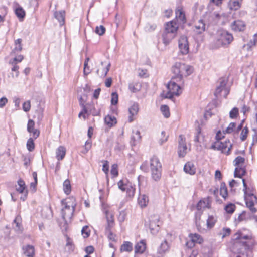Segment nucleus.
I'll list each match as a JSON object with an SVG mask.
<instances>
[{
    "label": "nucleus",
    "mask_w": 257,
    "mask_h": 257,
    "mask_svg": "<svg viewBox=\"0 0 257 257\" xmlns=\"http://www.w3.org/2000/svg\"><path fill=\"white\" fill-rule=\"evenodd\" d=\"M178 26L174 21H171L165 24L164 30L162 34L163 43L168 45L176 37Z\"/></svg>",
    "instance_id": "1"
},
{
    "label": "nucleus",
    "mask_w": 257,
    "mask_h": 257,
    "mask_svg": "<svg viewBox=\"0 0 257 257\" xmlns=\"http://www.w3.org/2000/svg\"><path fill=\"white\" fill-rule=\"evenodd\" d=\"M183 83H181L179 80L172 77L167 85L168 92L165 98L172 99L174 95L179 96L182 93L181 85Z\"/></svg>",
    "instance_id": "2"
},
{
    "label": "nucleus",
    "mask_w": 257,
    "mask_h": 257,
    "mask_svg": "<svg viewBox=\"0 0 257 257\" xmlns=\"http://www.w3.org/2000/svg\"><path fill=\"white\" fill-rule=\"evenodd\" d=\"M150 165L152 179L155 181H159L161 177L162 164L157 156H153L151 157Z\"/></svg>",
    "instance_id": "3"
},
{
    "label": "nucleus",
    "mask_w": 257,
    "mask_h": 257,
    "mask_svg": "<svg viewBox=\"0 0 257 257\" xmlns=\"http://www.w3.org/2000/svg\"><path fill=\"white\" fill-rule=\"evenodd\" d=\"M210 207V205L208 200L207 199L200 200L196 205L197 212L195 213V222L197 229L199 230H200L201 228L200 221L203 210L206 208H209Z\"/></svg>",
    "instance_id": "4"
},
{
    "label": "nucleus",
    "mask_w": 257,
    "mask_h": 257,
    "mask_svg": "<svg viewBox=\"0 0 257 257\" xmlns=\"http://www.w3.org/2000/svg\"><path fill=\"white\" fill-rule=\"evenodd\" d=\"M233 40L232 35L225 30L219 32L217 42L219 46L227 47Z\"/></svg>",
    "instance_id": "5"
},
{
    "label": "nucleus",
    "mask_w": 257,
    "mask_h": 257,
    "mask_svg": "<svg viewBox=\"0 0 257 257\" xmlns=\"http://www.w3.org/2000/svg\"><path fill=\"white\" fill-rule=\"evenodd\" d=\"M231 148L232 144L229 140H226L224 142L216 141L211 146L212 149L220 150L222 153L226 155L230 154Z\"/></svg>",
    "instance_id": "6"
},
{
    "label": "nucleus",
    "mask_w": 257,
    "mask_h": 257,
    "mask_svg": "<svg viewBox=\"0 0 257 257\" xmlns=\"http://www.w3.org/2000/svg\"><path fill=\"white\" fill-rule=\"evenodd\" d=\"M159 217L158 215H153L149 218V228L151 233L155 235L158 233L160 229Z\"/></svg>",
    "instance_id": "7"
},
{
    "label": "nucleus",
    "mask_w": 257,
    "mask_h": 257,
    "mask_svg": "<svg viewBox=\"0 0 257 257\" xmlns=\"http://www.w3.org/2000/svg\"><path fill=\"white\" fill-rule=\"evenodd\" d=\"M227 83V79L226 78H220L218 82L216 89L214 92V95L217 97L221 92L224 91V97H226L229 93V90L226 88V85Z\"/></svg>",
    "instance_id": "8"
},
{
    "label": "nucleus",
    "mask_w": 257,
    "mask_h": 257,
    "mask_svg": "<svg viewBox=\"0 0 257 257\" xmlns=\"http://www.w3.org/2000/svg\"><path fill=\"white\" fill-rule=\"evenodd\" d=\"M244 199L246 206L249 209L252 213H255L256 209L254 207V204L257 203V197L252 193L244 194Z\"/></svg>",
    "instance_id": "9"
},
{
    "label": "nucleus",
    "mask_w": 257,
    "mask_h": 257,
    "mask_svg": "<svg viewBox=\"0 0 257 257\" xmlns=\"http://www.w3.org/2000/svg\"><path fill=\"white\" fill-rule=\"evenodd\" d=\"M181 68V72L179 76H173V77L175 78L176 79L179 80L181 83H183L184 81L183 80V78L184 77H187L188 75H190L193 71V68L192 67L185 65V64H183L182 67Z\"/></svg>",
    "instance_id": "10"
},
{
    "label": "nucleus",
    "mask_w": 257,
    "mask_h": 257,
    "mask_svg": "<svg viewBox=\"0 0 257 257\" xmlns=\"http://www.w3.org/2000/svg\"><path fill=\"white\" fill-rule=\"evenodd\" d=\"M187 147L185 137L180 135L179 136L178 153L180 157H183L187 153Z\"/></svg>",
    "instance_id": "11"
},
{
    "label": "nucleus",
    "mask_w": 257,
    "mask_h": 257,
    "mask_svg": "<svg viewBox=\"0 0 257 257\" xmlns=\"http://www.w3.org/2000/svg\"><path fill=\"white\" fill-rule=\"evenodd\" d=\"M179 48L182 54H187L189 52V46L187 38L181 36L179 40Z\"/></svg>",
    "instance_id": "12"
},
{
    "label": "nucleus",
    "mask_w": 257,
    "mask_h": 257,
    "mask_svg": "<svg viewBox=\"0 0 257 257\" xmlns=\"http://www.w3.org/2000/svg\"><path fill=\"white\" fill-rule=\"evenodd\" d=\"M75 209L73 208L67 207L64 206L61 210L62 217L63 219L67 221V219H70L72 218Z\"/></svg>",
    "instance_id": "13"
},
{
    "label": "nucleus",
    "mask_w": 257,
    "mask_h": 257,
    "mask_svg": "<svg viewBox=\"0 0 257 257\" xmlns=\"http://www.w3.org/2000/svg\"><path fill=\"white\" fill-rule=\"evenodd\" d=\"M176 18L178 22L184 24L186 22V16L183 8L181 6L178 7L175 11Z\"/></svg>",
    "instance_id": "14"
},
{
    "label": "nucleus",
    "mask_w": 257,
    "mask_h": 257,
    "mask_svg": "<svg viewBox=\"0 0 257 257\" xmlns=\"http://www.w3.org/2000/svg\"><path fill=\"white\" fill-rule=\"evenodd\" d=\"M170 248L168 242L165 240L162 242L157 249V254L158 257H162L167 251Z\"/></svg>",
    "instance_id": "15"
},
{
    "label": "nucleus",
    "mask_w": 257,
    "mask_h": 257,
    "mask_svg": "<svg viewBox=\"0 0 257 257\" xmlns=\"http://www.w3.org/2000/svg\"><path fill=\"white\" fill-rule=\"evenodd\" d=\"M231 27L232 30L236 32L243 31L245 28L244 23L240 20L234 21L231 24Z\"/></svg>",
    "instance_id": "16"
},
{
    "label": "nucleus",
    "mask_w": 257,
    "mask_h": 257,
    "mask_svg": "<svg viewBox=\"0 0 257 257\" xmlns=\"http://www.w3.org/2000/svg\"><path fill=\"white\" fill-rule=\"evenodd\" d=\"M23 253L27 257H34L35 255V248L33 245H27L22 247Z\"/></svg>",
    "instance_id": "17"
},
{
    "label": "nucleus",
    "mask_w": 257,
    "mask_h": 257,
    "mask_svg": "<svg viewBox=\"0 0 257 257\" xmlns=\"http://www.w3.org/2000/svg\"><path fill=\"white\" fill-rule=\"evenodd\" d=\"M61 203L63 206H66L67 207L75 208L76 203L75 199L73 197L68 198L65 199H63L61 201Z\"/></svg>",
    "instance_id": "18"
},
{
    "label": "nucleus",
    "mask_w": 257,
    "mask_h": 257,
    "mask_svg": "<svg viewBox=\"0 0 257 257\" xmlns=\"http://www.w3.org/2000/svg\"><path fill=\"white\" fill-rule=\"evenodd\" d=\"M83 109L81 112H80L79 113L78 116L79 117H80L81 115H83V117L84 119H85L86 117L84 114H87L88 115H89L90 114H92L93 115H95V114L93 113L92 112L91 109L92 108H94V107L92 105H88L87 104V106H85L83 104Z\"/></svg>",
    "instance_id": "19"
},
{
    "label": "nucleus",
    "mask_w": 257,
    "mask_h": 257,
    "mask_svg": "<svg viewBox=\"0 0 257 257\" xmlns=\"http://www.w3.org/2000/svg\"><path fill=\"white\" fill-rule=\"evenodd\" d=\"M184 170L186 173L190 175H194L196 173V168L194 164L191 162H188L185 164Z\"/></svg>",
    "instance_id": "20"
},
{
    "label": "nucleus",
    "mask_w": 257,
    "mask_h": 257,
    "mask_svg": "<svg viewBox=\"0 0 257 257\" xmlns=\"http://www.w3.org/2000/svg\"><path fill=\"white\" fill-rule=\"evenodd\" d=\"M145 251V240H141L135 246V253L142 254Z\"/></svg>",
    "instance_id": "21"
},
{
    "label": "nucleus",
    "mask_w": 257,
    "mask_h": 257,
    "mask_svg": "<svg viewBox=\"0 0 257 257\" xmlns=\"http://www.w3.org/2000/svg\"><path fill=\"white\" fill-rule=\"evenodd\" d=\"M138 105L137 104H133L128 109L130 115L128 116V121L131 122L134 120L133 116L136 115L138 111Z\"/></svg>",
    "instance_id": "22"
},
{
    "label": "nucleus",
    "mask_w": 257,
    "mask_h": 257,
    "mask_svg": "<svg viewBox=\"0 0 257 257\" xmlns=\"http://www.w3.org/2000/svg\"><path fill=\"white\" fill-rule=\"evenodd\" d=\"M65 12L64 11H60L59 12H55L54 13V16L56 19L59 22L60 25L62 26L65 23Z\"/></svg>",
    "instance_id": "23"
},
{
    "label": "nucleus",
    "mask_w": 257,
    "mask_h": 257,
    "mask_svg": "<svg viewBox=\"0 0 257 257\" xmlns=\"http://www.w3.org/2000/svg\"><path fill=\"white\" fill-rule=\"evenodd\" d=\"M66 154V149L63 146H60L58 148V149L56 150V158L58 160H62Z\"/></svg>",
    "instance_id": "24"
},
{
    "label": "nucleus",
    "mask_w": 257,
    "mask_h": 257,
    "mask_svg": "<svg viewBox=\"0 0 257 257\" xmlns=\"http://www.w3.org/2000/svg\"><path fill=\"white\" fill-rule=\"evenodd\" d=\"M121 252H130L133 250V244L130 241H124L120 247Z\"/></svg>",
    "instance_id": "25"
},
{
    "label": "nucleus",
    "mask_w": 257,
    "mask_h": 257,
    "mask_svg": "<svg viewBox=\"0 0 257 257\" xmlns=\"http://www.w3.org/2000/svg\"><path fill=\"white\" fill-rule=\"evenodd\" d=\"M245 169L242 167V165H241L240 166H238L235 168L234 176L235 177H239L241 178L245 175Z\"/></svg>",
    "instance_id": "26"
},
{
    "label": "nucleus",
    "mask_w": 257,
    "mask_h": 257,
    "mask_svg": "<svg viewBox=\"0 0 257 257\" xmlns=\"http://www.w3.org/2000/svg\"><path fill=\"white\" fill-rule=\"evenodd\" d=\"M195 31L198 34H201L205 30V24L202 20H200L195 25Z\"/></svg>",
    "instance_id": "27"
},
{
    "label": "nucleus",
    "mask_w": 257,
    "mask_h": 257,
    "mask_svg": "<svg viewBox=\"0 0 257 257\" xmlns=\"http://www.w3.org/2000/svg\"><path fill=\"white\" fill-rule=\"evenodd\" d=\"M104 121L106 124L109 127H111L116 124V119L114 116L110 115L106 116L104 118Z\"/></svg>",
    "instance_id": "28"
},
{
    "label": "nucleus",
    "mask_w": 257,
    "mask_h": 257,
    "mask_svg": "<svg viewBox=\"0 0 257 257\" xmlns=\"http://www.w3.org/2000/svg\"><path fill=\"white\" fill-rule=\"evenodd\" d=\"M183 63L180 62H176L172 68V70L174 74V76H179L181 72V67L183 66Z\"/></svg>",
    "instance_id": "29"
},
{
    "label": "nucleus",
    "mask_w": 257,
    "mask_h": 257,
    "mask_svg": "<svg viewBox=\"0 0 257 257\" xmlns=\"http://www.w3.org/2000/svg\"><path fill=\"white\" fill-rule=\"evenodd\" d=\"M189 237L190 239L192 240L195 244H201L203 242V239L201 237V236L197 233H191L189 235Z\"/></svg>",
    "instance_id": "30"
},
{
    "label": "nucleus",
    "mask_w": 257,
    "mask_h": 257,
    "mask_svg": "<svg viewBox=\"0 0 257 257\" xmlns=\"http://www.w3.org/2000/svg\"><path fill=\"white\" fill-rule=\"evenodd\" d=\"M228 7L231 10H237L240 8V4L238 0H230Z\"/></svg>",
    "instance_id": "31"
},
{
    "label": "nucleus",
    "mask_w": 257,
    "mask_h": 257,
    "mask_svg": "<svg viewBox=\"0 0 257 257\" xmlns=\"http://www.w3.org/2000/svg\"><path fill=\"white\" fill-rule=\"evenodd\" d=\"M106 216L107 221V226L106 228H111L114 225L113 216L107 212H106Z\"/></svg>",
    "instance_id": "32"
},
{
    "label": "nucleus",
    "mask_w": 257,
    "mask_h": 257,
    "mask_svg": "<svg viewBox=\"0 0 257 257\" xmlns=\"http://www.w3.org/2000/svg\"><path fill=\"white\" fill-rule=\"evenodd\" d=\"M66 247L68 248V251L69 252H72L74 250L75 245H74L73 242L72 241V239L71 238H70L67 235H66Z\"/></svg>",
    "instance_id": "33"
},
{
    "label": "nucleus",
    "mask_w": 257,
    "mask_h": 257,
    "mask_svg": "<svg viewBox=\"0 0 257 257\" xmlns=\"http://www.w3.org/2000/svg\"><path fill=\"white\" fill-rule=\"evenodd\" d=\"M22 40L20 38L17 39L15 41V48L13 50V53L19 52L22 51Z\"/></svg>",
    "instance_id": "34"
},
{
    "label": "nucleus",
    "mask_w": 257,
    "mask_h": 257,
    "mask_svg": "<svg viewBox=\"0 0 257 257\" xmlns=\"http://www.w3.org/2000/svg\"><path fill=\"white\" fill-rule=\"evenodd\" d=\"M220 194L225 199H226L228 196L227 188L224 183H222L221 184Z\"/></svg>",
    "instance_id": "35"
},
{
    "label": "nucleus",
    "mask_w": 257,
    "mask_h": 257,
    "mask_svg": "<svg viewBox=\"0 0 257 257\" xmlns=\"http://www.w3.org/2000/svg\"><path fill=\"white\" fill-rule=\"evenodd\" d=\"M63 190L65 194L68 195L71 191V186L70 181L68 179L64 181L63 183Z\"/></svg>",
    "instance_id": "36"
},
{
    "label": "nucleus",
    "mask_w": 257,
    "mask_h": 257,
    "mask_svg": "<svg viewBox=\"0 0 257 257\" xmlns=\"http://www.w3.org/2000/svg\"><path fill=\"white\" fill-rule=\"evenodd\" d=\"M141 85L139 83H132L129 84V89L132 92H136L141 89Z\"/></svg>",
    "instance_id": "37"
},
{
    "label": "nucleus",
    "mask_w": 257,
    "mask_h": 257,
    "mask_svg": "<svg viewBox=\"0 0 257 257\" xmlns=\"http://www.w3.org/2000/svg\"><path fill=\"white\" fill-rule=\"evenodd\" d=\"M110 66H111L110 63H108L107 64L106 67L104 69H103V70L102 72H100L99 70H97V74L101 77H105L107 75V73L109 70Z\"/></svg>",
    "instance_id": "38"
},
{
    "label": "nucleus",
    "mask_w": 257,
    "mask_h": 257,
    "mask_svg": "<svg viewBox=\"0 0 257 257\" xmlns=\"http://www.w3.org/2000/svg\"><path fill=\"white\" fill-rule=\"evenodd\" d=\"M216 222V218L212 216L209 215L207 220V226L209 228L213 227Z\"/></svg>",
    "instance_id": "39"
},
{
    "label": "nucleus",
    "mask_w": 257,
    "mask_h": 257,
    "mask_svg": "<svg viewBox=\"0 0 257 257\" xmlns=\"http://www.w3.org/2000/svg\"><path fill=\"white\" fill-rule=\"evenodd\" d=\"M160 110L165 117L168 118L170 116L169 108L167 105H162L160 107Z\"/></svg>",
    "instance_id": "40"
},
{
    "label": "nucleus",
    "mask_w": 257,
    "mask_h": 257,
    "mask_svg": "<svg viewBox=\"0 0 257 257\" xmlns=\"http://www.w3.org/2000/svg\"><path fill=\"white\" fill-rule=\"evenodd\" d=\"M15 14L19 18H23L25 16V12L21 7L15 9Z\"/></svg>",
    "instance_id": "41"
},
{
    "label": "nucleus",
    "mask_w": 257,
    "mask_h": 257,
    "mask_svg": "<svg viewBox=\"0 0 257 257\" xmlns=\"http://www.w3.org/2000/svg\"><path fill=\"white\" fill-rule=\"evenodd\" d=\"M244 162H245L244 158L242 157L241 156H237L233 161V162L234 163V165L236 167L240 166L241 165H242V164H243L244 163Z\"/></svg>",
    "instance_id": "42"
},
{
    "label": "nucleus",
    "mask_w": 257,
    "mask_h": 257,
    "mask_svg": "<svg viewBox=\"0 0 257 257\" xmlns=\"http://www.w3.org/2000/svg\"><path fill=\"white\" fill-rule=\"evenodd\" d=\"M27 148L30 151L32 152L35 148L34 140L32 138H29L27 142Z\"/></svg>",
    "instance_id": "43"
},
{
    "label": "nucleus",
    "mask_w": 257,
    "mask_h": 257,
    "mask_svg": "<svg viewBox=\"0 0 257 257\" xmlns=\"http://www.w3.org/2000/svg\"><path fill=\"white\" fill-rule=\"evenodd\" d=\"M111 229V228H105L106 233L107 234V237L109 240L115 242L116 241L115 238L116 235L112 232Z\"/></svg>",
    "instance_id": "44"
},
{
    "label": "nucleus",
    "mask_w": 257,
    "mask_h": 257,
    "mask_svg": "<svg viewBox=\"0 0 257 257\" xmlns=\"http://www.w3.org/2000/svg\"><path fill=\"white\" fill-rule=\"evenodd\" d=\"M235 209V205L232 203H230V204L227 205L224 208V209L225 210V211L227 213H230V214L232 213L234 211Z\"/></svg>",
    "instance_id": "45"
},
{
    "label": "nucleus",
    "mask_w": 257,
    "mask_h": 257,
    "mask_svg": "<svg viewBox=\"0 0 257 257\" xmlns=\"http://www.w3.org/2000/svg\"><path fill=\"white\" fill-rule=\"evenodd\" d=\"M118 95L116 92H112L111 94V103L112 105H116L118 103Z\"/></svg>",
    "instance_id": "46"
},
{
    "label": "nucleus",
    "mask_w": 257,
    "mask_h": 257,
    "mask_svg": "<svg viewBox=\"0 0 257 257\" xmlns=\"http://www.w3.org/2000/svg\"><path fill=\"white\" fill-rule=\"evenodd\" d=\"M19 187L16 188V190L20 193H22L25 189V183L23 180H19L18 182Z\"/></svg>",
    "instance_id": "47"
},
{
    "label": "nucleus",
    "mask_w": 257,
    "mask_h": 257,
    "mask_svg": "<svg viewBox=\"0 0 257 257\" xmlns=\"http://www.w3.org/2000/svg\"><path fill=\"white\" fill-rule=\"evenodd\" d=\"M105 32V28L102 25H100L99 26H97L95 28V32L100 36L103 35L104 34Z\"/></svg>",
    "instance_id": "48"
},
{
    "label": "nucleus",
    "mask_w": 257,
    "mask_h": 257,
    "mask_svg": "<svg viewBox=\"0 0 257 257\" xmlns=\"http://www.w3.org/2000/svg\"><path fill=\"white\" fill-rule=\"evenodd\" d=\"M238 109L236 107H234L229 113V116L231 118H235L238 115Z\"/></svg>",
    "instance_id": "49"
},
{
    "label": "nucleus",
    "mask_w": 257,
    "mask_h": 257,
    "mask_svg": "<svg viewBox=\"0 0 257 257\" xmlns=\"http://www.w3.org/2000/svg\"><path fill=\"white\" fill-rule=\"evenodd\" d=\"M118 166L116 164H114L112 165L111 168V174L113 176V177H115L118 175V170H117Z\"/></svg>",
    "instance_id": "50"
},
{
    "label": "nucleus",
    "mask_w": 257,
    "mask_h": 257,
    "mask_svg": "<svg viewBox=\"0 0 257 257\" xmlns=\"http://www.w3.org/2000/svg\"><path fill=\"white\" fill-rule=\"evenodd\" d=\"M81 233L84 238H87L89 236L90 231L88 230V226H85L82 228Z\"/></svg>",
    "instance_id": "51"
},
{
    "label": "nucleus",
    "mask_w": 257,
    "mask_h": 257,
    "mask_svg": "<svg viewBox=\"0 0 257 257\" xmlns=\"http://www.w3.org/2000/svg\"><path fill=\"white\" fill-rule=\"evenodd\" d=\"M248 132V130L246 127H244L242 130V132H241V135H240V139L241 140V141H243L246 139Z\"/></svg>",
    "instance_id": "52"
},
{
    "label": "nucleus",
    "mask_w": 257,
    "mask_h": 257,
    "mask_svg": "<svg viewBox=\"0 0 257 257\" xmlns=\"http://www.w3.org/2000/svg\"><path fill=\"white\" fill-rule=\"evenodd\" d=\"M35 122L32 120L29 119L27 124V131L29 132H31L34 128Z\"/></svg>",
    "instance_id": "53"
},
{
    "label": "nucleus",
    "mask_w": 257,
    "mask_h": 257,
    "mask_svg": "<svg viewBox=\"0 0 257 257\" xmlns=\"http://www.w3.org/2000/svg\"><path fill=\"white\" fill-rule=\"evenodd\" d=\"M162 138L159 140V143L160 145H163L168 140V136H165V132L162 131L161 133Z\"/></svg>",
    "instance_id": "54"
},
{
    "label": "nucleus",
    "mask_w": 257,
    "mask_h": 257,
    "mask_svg": "<svg viewBox=\"0 0 257 257\" xmlns=\"http://www.w3.org/2000/svg\"><path fill=\"white\" fill-rule=\"evenodd\" d=\"M231 233V230L228 228H223L220 234L222 235V238H224L226 236H229Z\"/></svg>",
    "instance_id": "55"
},
{
    "label": "nucleus",
    "mask_w": 257,
    "mask_h": 257,
    "mask_svg": "<svg viewBox=\"0 0 257 257\" xmlns=\"http://www.w3.org/2000/svg\"><path fill=\"white\" fill-rule=\"evenodd\" d=\"M89 60V58H87L84 64V73L85 75H87L90 73V70L88 66V61Z\"/></svg>",
    "instance_id": "56"
},
{
    "label": "nucleus",
    "mask_w": 257,
    "mask_h": 257,
    "mask_svg": "<svg viewBox=\"0 0 257 257\" xmlns=\"http://www.w3.org/2000/svg\"><path fill=\"white\" fill-rule=\"evenodd\" d=\"M235 125H236V124L235 123H234V122L230 123L229 124L228 126L225 130V132L226 133H228V134H230V133H232L233 131L234 128L235 127Z\"/></svg>",
    "instance_id": "57"
},
{
    "label": "nucleus",
    "mask_w": 257,
    "mask_h": 257,
    "mask_svg": "<svg viewBox=\"0 0 257 257\" xmlns=\"http://www.w3.org/2000/svg\"><path fill=\"white\" fill-rule=\"evenodd\" d=\"M138 204L140 207L143 208L145 207V195H142L138 200Z\"/></svg>",
    "instance_id": "58"
},
{
    "label": "nucleus",
    "mask_w": 257,
    "mask_h": 257,
    "mask_svg": "<svg viewBox=\"0 0 257 257\" xmlns=\"http://www.w3.org/2000/svg\"><path fill=\"white\" fill-rule=\"evenodd\" d=\"M31 107L30 101H27L23 104V109L25 112H28L30 110Z\"/></svg>",
    "instance_id": "59"
},
{
    "label": "nucleus",
    "mask_w": 257,
    "mask_h": 257,
    "mask_svg": "<svg viewBox=\"0 0 257 257\" xmlns=\"http://www.w3.org/2000/svg\"><path fill=\"white\" fill-rule=\"evenodd\" d=\"M2 11L1 14H0V23L4 21L5 17L7 14V10L3 8L0 9Z\"/></svg>",
    "instance_id": "60"
},
{
    "label": "nucleus",
    "mask_w": 257,
    "mask_h": 257,
    "mask_svg": "<svg viewBox=\"0 0 257 257\" xmlns=\"http://www.w3.org/2000/svg\"><path fill=\"white\" fill-rule=\"evenodd\" d=\"M104 164L103 165L102 170L105 172L106 174H107L109 171V164L107 161H104Z\"/></svg>",
    "instance_id": "61"
},
{
    "label": "nucleus",
    "mask_w": 257,
    "mask_h": 257,
    "mask_svg": "<svg viewBox=\"0 0 257 257\" xmlns=\"http://www.w3.org/2000/svg\"><path fill=\"white\" fill-rule=\"evenodd\" d=\"M246 218V212L245 211H243L241 214H240L237 218V219H236V221H238V222H241L244 220H245Z\"/></svg>",
    "instance_id": "62"
},
{
    "label": "nucleus",
    "mask_w": 257,
    "mask_h": 257,
    "mask_svg": "<svg viewBox=\"0 0 257 257\" xmlns=\"http://www.w3.org/2000/svg\"><path fill=\"white\" fill-rule=\"evenodd\" d=\"M8 102V99L3 97L0 99V108H3Z\"/></svg>",
    "instance_id": "63"
},
{
    "label": "nucleus",
    "mask_w": 257,
    "mask_h": 257,
    "mask_svg": "<svg viewBox=\"0 0 257 257\" xmlns=\"http://www.w3.org/2000/svg\"><path fill=\"white\" fill-rule=\"evenodd\" d=\"M125 213L124 211L120 212L118 219L120 222H123L125 219Z\"/></svg>",
    "instance_id": "64"
}]
</instances>
